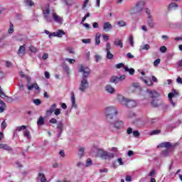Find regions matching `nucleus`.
<instances>
[{
    "label": "nucleus",
    "mask_w": 182,
    "mask_h": 182,
    "mask_svg": "<svg viewBox=\"0 0 182 182\" xmlns=\"http://www.w3.org/2000/svg\"><path fill=\"white\" fill-rule=\"evenodd\" d=\"M56 129H57V132H58V137H60V135L63 132V129H64L63 122L62 121H59L57 123Z\"/></svg>",
    "instance_id": "nucleus-11"
},
{
    "label": "nucleus",
    "mask_w": 182,
    "mask_h": 182,
    "mask_svg": "<svg viewBox=\"0 0 182 182\" xmlns=\"http://www.w3.org/2000/svg\"><path fill=\"white\" fill-rule=\"evenodd\" d=\"M127 58H128V59H134V55H132L131 53H127Z\"/></svg>",
    "instance_id": "nucleus-58"
},
{
    "label": "nucleus",
    "mask_w": 182,
    "mask_h": 182,
    "mask_svg": "<svg viewBox=\"0 0 182 182\" xmlns=\"http://www.w3.org/2000/svg\"><path fill=\"white\" fill-rule=\"evenodd\" d=\"M42 9L45 21H46V22H52V21H53V13L50 14L49 5H46L45 7H43Z\"/></svg>",
    "instance_id": "nucleus-6"
},
{
    "label": "nucleus",
    "mask_w": 182,
    "mask_h": 182,
    "mask_svg": "<svg viewBox=\"0 0 182 182\" xmlns=\"http://www.w3.org/2000/svg\"><path fill=\"white\" fill-rule=\"evenodd\" d=\"M37 180H39L41 182H48V179H46V176H45V173L42 172H39L38 173Z\"/></svg>",
    "instance_id": "nucleus-17"
},
{
    "label": "nucleus",
    "mask_w": 182,
    "mask_h": 182,
    "mask_svg": "<svg viewBox=\"0 0 182 182\" xmlns=\"http://www.w3.org/2000/svg\"><path fill=\"white\" fill-rule=\"evenodd\" d=\"M176 82L178 84V85H182V79L181 78V77H178L177 79H176Z\"/></svg>",
    "instance_id": "nucleus-62"
},
{
    "label": "nucleus",
    "mask_w": 182,
    "mask_h": 182,
    "mask_svg": "<svg viewBox=\"0 0 182 182\" xmlns=\"http://www.w3.org/2000/svg\"><path fill=\"white\" fill-rule=\"evenodd\" d=\"M8 126V124H6V122L3 121L1 124V130H5L6 129V127Z\"/></svg>",
    "instance_id": "nucleus-44"
},
{
    "label": "nucleus",
    "mask_w": 182,
    "mask_h": 182,
    "mask_svg": "<svg viewBox=\"0 0 182 182\" xmlns=\"http://www.w3.org/2000/svg\"><path fill=\"white\" fill-rule=\"evenodd\" d=\"M71 103L72 107L76 109L77 107V105H76V97H75V92H71Z\"/></svg>",
    "instance_id": "nucleus-20"
},
{
    "label": "nucleus",
    "mask_w": 182,
    "mask_h": 182,
    "mask_svg": "<svg viewBox=\"0 0 182 182\" xmlns=\"http://www.w3.org/2000/svg\"><path fill=\"white\" fill-rule=\"evenodd\" d=\"M117 100L121 103V105H123L124 106H126V107H129V109H132V107H136V106H137V102H136V100L125 98L123 95H119L117 97Z\"/></svg>",
    "instance_id": "nucleus-3"
},
{
    "label": "nucleus",
    "mask_w": 182,
    "mask_h": 182,
    "mask_svg": "<svg viewBox=\"0 0 182 182\" xmlns=\"http://www.w3.org/2000/svg\"><path fill=\"white\" fill-rule=\"evenodd\" d=\"M95 62H99V60H100V59H102V56L99 55H96L95 56Z\"/></svg>",
    "instance_id": "nucleus-63"
},
{
    "label": "nucleus",
    "mask_w": 182,
    "mask_h": 182,
    "mask_svg": "<svg viewBox=\"0 0 182 182\" xmlns=\"http://www.w3.org/2000/svg\"><path fill=\"white\" fill-rule=\"evenodd\" d=\"M92 159H87V161H86V167H89L90 166H92Z\"/></svg>",
    "instance_id": "nucleus-50"
},
{
    "label": "nucleus",
    "mask_w": 182,
    "mask_h": 182,
    "mask_svg": "<svg viewBox=\"0 0 182 182\" xmlns=\"http://www.w3.org/2000/svg\"><path fill=\"white\" fill-rule=\"evenodd\" d=\"M0 149H3L4 150H6V151H9V153H12L13 149L6 144H0Z\"/></svg>",
    "instance_id": "nucleus-22"
},
{
    "label": "nucleus",
    "mask_w": 182,
    "mask_h": 182,
    "mask_svg": "<svg viewBox=\"0 0 182 182\" xmlns=\"http://www.w3.org/2000/svg\"><path fill=\"white\" fill-rule=\"evenodd\" d=\"M158 147H164V149H171V142H164L159 144Z\"/></svg>",
    "instance_id": "nucleus-25"
},
{
    "label": "nucleus",
    "mask_w": 182,
    "mask_h": 182,
    "mask_svg": "<svg viewBox=\"0 0 182 182\" xmlns=\"http://www.w3.org/2000/svg\"><path fill=\"white\" fill-rule=\"evenodd\" d=\"M54 114L55 116H59V114H60V109L59 108H55V111H54Z\"/></svg>",
    "instance_id": "nucleus-54"
},
{
    "label": "nucleus",
    "mask_w": 182,
    "mask_h": 182,
    "mask_svg": "<svg viewBox=\"0 0 182 182\" xmlns=\"http://www.w3.org/2000/svg\"><path fill=\"white\" fill-rule=\"evenodd\" d=\"M100 36H102V35L100 34V33H97L96 36H95V45H100Z\"/></svg>",
    "instance_id": "nucleus-31"
},
{
    "label": "nucleus",
    "mask_w": 182,
    "mask_h": 182,
    "mask_svg": "<svg viewBox=\"0 0 182 182\" xmlns=\"http://www.w3.org/2000/svg\"><path fill=\"white\" fill-rule=\"evenodd\" d=\"M178 8V5L176 3H171L168 6L169 11H173V9H176Z\"/></svg>",
    "instance_id": "nucleus-32"
},
{
    "label": "nucleus",
    "mask_w": 182,
    "mask_h": 182,
    "mask_svg": "<svg viewBox=\"0 0 182 182\" xmlns=\"http://www.w3.org/2000/svg\"><path fill=\"white\" fill-rule=\"evenodd\" d=\"M177 96H178V92H177V90H172L171 92H169L168 94V99L171 105V106H173V107H176V105H177V102L174 101V100H173V97H176Z\"/></svg>",
    "instance_id": "nucleus-7"
},
{
    "label": "nucleus",
    "mask_w": 182,
    "mask_h": 182,
    "mask_svg": "<svg viewBox=\"0 0 182 182\" xmlns=\"http://www.w3.org/2000/svg\"><path fill=\"white\" fill-rule=\"evenodd\" d=\"M50 123L53 124H56V123H58V120L55 118H52L51 119H50Z\"/></svg>",
    "instance_id": "nucleus-59"
},
{
    "label": "nucleus",
    "mask_w": 182,
    "mask_h": 182,
    "mask_svg": "<svg viewBox=\"0 0 182 182\" xmlns=\"http://www.w3.org/2000/svg\"><path fill=\"white\" fill-rule=\"evenodd\" d=\"M82 43H90V42H92V40L90 38L82 39Z\"/></svg>",
    "instance_id": "nucleus-57"
},
{
    "label": "nucleus",
    "mask_w": 182,
    "mask_h": 182,
    "mask_svg": "<svg viewBox=\"0 0 182 182\" xmlns=\"http://www.w3.org/2000/svg\"><path fill=\"white\" fill-rule=\"evenodd\" d=\"M8 32L9 33H14V24H12V23H10Z\"/></svg>",
    "instance_id": "nucleus-47"
},
{
    "label": "nucleus",
    "mask_w": 182,
    "mask_h": 182,
    "mask_svg": "<svg viewBox=\"0 0 182 182\" xmlns=\"http://www.w3.org/2000/svg\"><path fill=\"white\" fill-rule=\"evenodd\" d=\"M141 80H142V82H144V83H145V85H147V86H153V81H151V80H145L144 77H140Z\"/></svg>",
    "instance_id": "nucleus-27"
},
{
    "label": "nucleus",
    "mask_w": 182,
    "mask_h": 182,
    "mask_svg": "<svg viewBox=\"0 0 182 182\" xmlns=\"http://www.w3.org/2000/svg\"><path fill=\"white\" fill-rule=\"evenodd\" d=\"M160 62H161L160 58L156 59V60L154 62V66H159V65H160Z\"/></svg>",
    "instance_id": "nucleus-56"
},
{
    "label": "nucleus",
    "mask_w": 182,
    "mask_h": 182,
    "mask_svg": "<svg viewBox=\"0 0 182 182\" xmlns=\"http://www.w3.org/2000/svg\"><path fill=\"white\" fill-rule=\"evenodd\" d=\"M110 49H112V46H110V43L107 42L106 44V48H105V51L107 52L106 58L107 59L112 60V59H113L114 58V55L113 54H112V53H110Z\"/></svg>",
    "instance_id": "nucleus-9"
},
{
    "label": "nucleus",
    "mask_w": 182,
    "mask_h": 182,
    "mask_svg": "<svg viewBox=\"0 0 182 182\" xmlns=\"http://www.w3.org/2000/svg\"><path fill=\"white\" fill-rule=\"evenodd\" d=\"M23 136L26 137V139H27L28 140H31V139H32V137L31 136V132H29V130L28 129H25L23 131Z\"/></svg>",
    "instance_id": "nucleus-28"
},
{
    "label": "nucleus",
    "mask_w": 182,
    "mask_h": 182,
    "mask_svg": "<svg viewBox=\"0 0 182 182\" xmlns=\"http://www.w3.org/2000/svg\"><path fill=\"white\" fill-rule=\"evenodd\" d=\"M151 105L154 107H159V100H153L151 102Z\"/></svg>",
    "instance_id": "nucleus-41"
},
{
    "label": "nucleus",
    "mask_w": 182,
    "mask_h": 182,
    "mask_svg": "<svg viewBox=\"0 0 182 182\" xmlns=\"http://www.w3.org/2000/svg\"><path fill=\"white\" fill-rule=\"evenodd\" d=\"M110 83H118L119 82V77L112 76L109 80Z\"/></svg>",
    "instance_id": "nucleus-33"
},
{
    "label": "nucleus",
    "mask_w": 182,
    "mask_h": 182,
    "mask_svg": "<svg viewBox=\"0 0 182 182\" xmlns=\"http://www.w3.org/2000/svg\"><path fill=\"white\" fill-rule=\"evenodd\" d=\"M22 130H26V126L22 125L21 127H16V132H22Z\"/></svg>",
    "instance_id": "nucleus-38"
},
{
    "label": "nucleus",
    "mask_w": 182,
    "mask_h": 182,
    "mask_svg": "<svg viewBox=\"0 0 182 182\" xmlns=\"http://www.w3.org/2000/svg\"><path fill=\"white\" fill-rule=\"evenodd\" d=\"M119 112L117 111V108L114 106H109L105 109V116L107 119V122L110 123V121L113 120L116 116H117Z\"/></svg>",
    "instance_id": "nucleus-2"
},
{
    "label": "nucleus",
    "mask_w": 182,
    "mask_h": 182,
    "mask_svg": "<svg viewBox=\"0 0 182 182\" xmlns=\"http://www.w3.org/2000/svg\"><path fill=\"white\" fill-rule=\"evenodd\" d=\"M87 4H89V0H85L84 4L82 6V9H85V8H86V6H87Z\"/></svg>",
    "instance_id": "nucleus-64"
},
{
    "label": "nucleus",
    "mask_w": 182,
    "mask_h": 182,
    "mask_svg": "<svg viewBox=\"0 0 182 182\" xmlns=\"http://www.w3.org/2000/svg\"><path fill=\"white\" fill-rule=\"evenodd\" d=\"M144 6H146V1L144 0L138 1L134 6L131 9L132 15H136V14H140V12H143Z\"/></svg>",
    "instance_id": "nucleus-4"
},
{
    "label": "nucleus",
    "mask_w": 182,
    "mask_h": 182,
    "mask_svg": "<svg viewBox=\"0 0 182 182\" xmlns=\"http://www.w3.org/2000/svg\"><path fill=\"white\" fill-rule=\"evenodd\" d=\"M24 2L27 6H33L35 5V3L32 0H25Z\"/></svg>",
    "instance_id": "nucleus-37"
},
{
    "label": "nucleus",
    "mask_w": 182,
    "mask_h": 182,
    "mask_svg": "<svg viewBox=\"0 0 182 182\" xmlns=\"http://www.w3.org/2000/svg\"><path fill=\"white\" fill-rule=\"evenodd\" d=\"M114 45L115 46H119V48H123V41L120 38H115Z\"/></svg>",
    "instance_id": "nucleus-24"
},
{
    "label": "nucleus",
    "mask_w": 182,
    "mask_h": 182,
    "mask_svg": "<svg viewBox=\"0 0 182 182\" xmlns=\"http://www.w3.org/2000/svg\"><path fill=\"white\" fill-rule=\"evenodd\" d=\"M132 134L134 137H139V136H140V132L137 130L133 131Z\"/></svg>",
    "instance_id": "nucleus-53"
},
{
    "label": "nucleus",
    "mask_w": 182,
    "mask_h": 182,
    "mask_svg": "<svg viewBox=\"0 0 182 182\" xmlns=\"http://www.w3.org/2000/svg\"><path fill=\"white\" fill-rule=\"evenodd\" d=\"M0 113H4V111L6 109V105L2 101V100H0Z\"/></svg>",
    "instance_id": "nucleus-30"
},
{
    "label": "nucleus",
    "mask_w": 182,
    "mask_h": 182,
    "mask_svg": "<svg viewBox=\"0 0 182 182\" xmlns=\"http://www.w3.org/2000/svg\"><path fill=\"white\" fill-rule=\"evenodd\" d=\"M66 62H68V63H70L71 65H73L76 60L75 59L72 58H65Z\"/></svg>",
    "instance_id": "nucleus-48"
},
{
    "label": "nucleus",
    "mask_w": 182,
    "mask_h": 182,
    "mask_svg": "<svg viewBox=\"0 0 182 182\" xmlns=\"http://www.w3.org/2000/svg\"><path fill=\"white\" fill-rule=\"evenodd\" d=\"M80 73H82L81 81L78 87V90L81 93H85L89 88V81L87 78L90 75V69L85 65H80L79 67Z\"/></svg>",
    "instance_id": "nucleus-1"
},
{
    "label": "nucleus",
    "mask_w": 182,
    "mask_h": 182,
    "mask_svg": "<svg viewBox=\"0 0 182 182\" xmlns=\"http://www.w3.org/2000/svg\"><path fill=\"white\" fill-rule=\"evenodd\" d=\"M113 28V26H112L109 22H105L103 25V30L106 32H109L112 28Z\"/></svg>",
    "instance_id": "nucleus-23"
},
{
    "label": "nucleus",
    "mask_w": 182,
    "mask_h": 182,
    "mask_svg": "<svg viewBox=\"0 0 182 182\" xmlns=\"http://www.w3.org/2000/svg\"><path fill=\"white\" fill-rule=\"evenodd\" d=\"M0 97H1V99H6V102H8L9 103L14 102V99H12V97H8L7 95H5V92L2 91V87H1V86H0Z\"/></svg>",
    "instance_id": "nucleus-12"
},
{
    "label": "nucleus",
    "mask_w": 182,
    "mask_h": 182,
    "mask_svg": "<svg viewBox=\"0 0 182 182\" xmlns=\"http://www.w3.org/2000/svg\"><path fill=\"white\" fill-rule=\"evenodd\" d=\"M145 13L147 14V18H151L153 16H151V11L149 9V8H146L144 9Z\"/></svg>",
    "instance_id": "nucleus-39"
},
{
    "label": "nucleus",
    "mask_w": 182,
    "mask_h": 182,
    "mask_svg": "<svg viewBox=\"0 0 182 182\" xmlns=\"http://www.w3.org/2000/svg\"><path fill=\"white\" fill-rule=\"evenodd\" d=\"M117 25H118V26H119L120 28H123L124 26H127V23H126V21L122 20V21H117Z\"/></svg>",
    "instance_id": "nucleus-34"
},
{
    "label": "nucleus",
    "mask_w": 182,
    "mask_h": 182,
    "mask_svg": "<svg viewBox=\"0 0 182 182\" xmlns=\"http://www.w3.org/2000/svg\"><path fill=\"white\" fill-rule=\"evenodd\" d=\"M160 53H166L167 52V47L166 46H161L159 48Z\"/></svg>",
    "instance_id": "nucleus-43"
},
{
    "label": "nucleus",
    "mask_w": 182,
    "mask_h": 182,
    "mask_svg": "<svg viewBox=\"0 0 182 182\" xmlns=\"http://www.w3.org/2000/svg\"><path fill=\"white\" fill-rule=\"evenodd\" d=\"M55 110H56V104H53L46 111V116H51L52 113H54Z\"/></svg>",
    "instance_id": "nucleus-16"
},
{
    "label": "nucleus",
    "mask_w": 182,
    "mask_h": 182,
    "mask_svg": "<svg viewBox=\"0 0 182 182\" xmlns=\"http://www.w3.org/2000/svg\"><path fill=\"white\" fill-rule=\"evenodd\" d=\"M170 153H171V149H164L161 152V157H168L170 156Z\"/></svg>",
    "instance_id": "nucleus-19"
},
{
    "label": "nucleus",
    "mask_w": 182,
    "mask_h": 182,
    "mask_svg": "<svg viewBox=\"0 0 182 182\" xmlns=\"http://www.w3.org/2000/svg\"><path fill=\"white\" fill-rule=\"evenodd\" d=\"M64 35H65V33L63 30H58L55 32L51 33L49 35V38H52V36H54L56 38H62Z\"/></svg>",
    "instance_id": "nucleus-10"
},
{
    "label": "nucleus",
    "mask_w": 182,
    "mask_h": 182,
    "mask_svg": "<svg viewBox=\"0 0 182 182\" xmlns=\"http://www.w3.org/2000/svg\"><path fill=\"white\" fill-rule=\"evenodd\" d=\"M108 123L110 124V126H112V127L117 129V130H122V129L124 127V122H123L122 120H117L114 122L110 121V122Z\"/></svg>",
    "instance_id": "nucleus-8"
},
{
    "label": "nucleus",
    "mask_w": 182,
    "mask_h": 182,
    "mask_svg": "<svg viewBox=\"0 0 182 182\" xmlns=\"http://www.w3.org/2000/svg\"><path fill=\"white\" fill-rule=\"evenodd\" d=\"M146 23L149 28H154V23L153 22V17L148 18Z\"/></svg>",
    "instance_id": "nucleus-29"
},
{
    "label": "nucleus",
    "mask_w": 182,
    "mask_h": 182,
    "mask_svg": "<svg viewBox=\"0 0 182 182\" xmlns=\"http://www.w3.org/2000/svg\"><path fill=\"white\" fill-rule=\"evenodd\" d=\"M53 19L58 23H62L63 21V18L56 14V13H53Z\"/></svg>",
    "instance_id": "nucleus-21"
},
{
    "label": "nucleus",
    "mask_w": 182,
    "mask_h": 182,
    "mask_svg": "<svg viewBox=\"0 0 182 182\" xmlns=\"http://www.w3.org/2000/svg\"><path fill=\"white\" fill-rule=\"evenodd\" d=\"M84 153H85V148H80L78 156L80 159H82V157H83Z\"/></svg>",
    "instance_id": "nucleus-40"
},
{
    "label": "nucleus",
    "mask_w": 182,
    "mask_h": 182,
    "mask_svg": "<svg viewBox=\"0 0 182 182\" xmlns=\"http://www.w3.org/2000/svg\"><path fill=\"white\" fill-rule=\"evenodd\" d=\"M105 92H107V93H109V95H114V93H116V90L111 85H107L105 87Z\"/></svg>",
    "instance_id": "nucleus-13"
},
{
    "label": "nucleus",
    "mask_w": 182,
    "mask_h": 182,
    "mask_svg": "<svg viewBox=\"0 0 182 182\" xmlns=\"http://www.w3.org/2000/svg\"><path fill=\"white\" fill-rule=\"evenodd\" d=\"M116 68H117V69H120L122 68H124H124H126V66H124V64H123V63H119V64L116 65Z\"/></svg>",
    "instance_id": "nucleus-55"
},
{
    "label": "nucleus",
    "mask_w": 182,
    "mask_h": 182,
    "mask_svg": "<svg viewBox=\"0 0 182 182\" xmlns=\"http://www.w3.org/2000/svg\"><path fill=\"white\" fill-rule=\"evenodd\" d=\"M147 93H149L150 97L156 98V97H160L161 94L159 92H157L156 90H146Z\"/></svg>",
    "instance_id": "nucleus-15"
},
{
    "label": "nucleus",
    "mask_w": 182,
    "mask_h": 182,
    "mask_svg": "<svg viewBox=\"0 0 182 182\" xmlns=\"http://www.w3.org/2000/svg\"><path fill=\"white\" fill-rule=\"evenodd\" d=\"M132 133H133V129H132V127H129L127 129V134H132Z\"/></svg>",
    "instance_id": "nucleus-60"
},
{
    "label": "nucleus",
    "mask_w": 182,
    "mask_h": 182,
    "mask_svg": "<svg viewBox=\"0 0 182 182\" xmlns=\"http://www.w3.org/2000/svg\"><path fill=\"white\" fill-rule=\"evenodd\" d=\"M33 103L36 104V106H39V105H41L42 103V102L39 99L33 100Z\"/></svg>",
    "instance_id": "nucleus-52"
},
{
    "label": "nucleus",
    "mask_w": 182,
    "mask_h": 182,
    "mask_svg": "<svg viewBox=\"0 0 182 182\" xmlns=\"http://www.w3.org/2000/svg\"><path fill=\"white\" fill-rule=\"evenodd\" d=\"M28 90H33V89H36V90H38V92L41 91V87H39V85H38V83L35 82L31 85H27Z\"/></svg>",
    "instance_id": "nucleus-18"
},
{
    "label": "nucleus",
    "mask_w": 182,
    "mask_h": 182,
    "mask_svg": "<svg viewBox=\"0 0 182 182\" xmlns=\"http://www.w3.org/2000/svg\"><path fill=\"white\" fill-rule=\"evenodd\" d=\"M29 50H31V52H33V53H36V52H38V49L33 46H31L29 47Z\"/></svg>",
    "instance_id": "nucleus-46"
},
{
    "label": "nucleus",
    "mask_w": 182,
    "mask_h": 182,
    "mask_svg": "<svg viewBox=\"0 0 182 182\" xmlns=\"http://www.w3.org/2000/svg\"><path fill=\"white\" fill-rule=\"evenodd\" d=\"M37 124L38 126H43V124H45V119H43V117H40L38 122H37Z\"/></svg>",
    "instance_id": "nucleus-36"
},
{
    "label": "nucleus",
    "mask_w": 182,
    "mask_h": 182,
    "mask_svg": "<svg viewBox=\"0 0 182 182\" xmlns=\"http://www.w3.org/2000/svg\"><path fill=\"white\" fill-rule=\"evenodd\" d=\"M124 70L125 72H128L129 75H134L135 70L133 68H129V67L126 66L124 67Z\"/></svg>",
    "instance_id": "nucleus-35"
},
{
    "label": "nucleus",
    "mask_w": 182,
    "mask_h": 182,
    "mask_svg": "<svg viewBox=\"0 0 182 182\" xmlns=\"http://www.w3.org/2000/svg\"><path fill=\"white\" fill-rule=\"evenodd\" d=\"M16 166L18 168H22V167H23L22 163L19 161H16Z\"/></svg>",
    "instance_id": "nucleus-51"
},
{
    "label": "nucleus",
    "mask_w": 182,
    "mask_h": 182,
    "mask_svg": "<svg viewBox=\"0 0 182 182\" xmlns=\"http://www.w3.org/2000/svg\"><path fill=\"white\" fill-rule=\"evenodd\" d=\"M129 42L131 46H132V47L134 46V38H133V36H131L129 37Z\"/></svg>",
    "instance_id": "nucleus-45"
},
{
    "label": "nucleus",
    "mask_w": 182,
    "mask_h": 182,
    "mask_svg": "<svg viewBox=\"0 0 182 182\" xmlns=\"http://www.w3.org/2000/svg\"><path fill=\"white\" fill-rule=\"evenodd\" d=\"M48 58H49V54H48V53H44L42 56V59H43V60H46V59H48Z\"/></svg>",
    "instance_id": "nucleus-61"
},
{
    "label": "nucleus",
    "mask_w": 182,
    "mask_h": 182,
    "mask_svg": "<svg viewBox=\"0 0 182 182\" xmlns=\"http://www.w3.org/2000/svg\"><path fill=\"white\" fill-rule=\"evenodd\" d=\"M160 133H161V130L155 129V130L151 132L150 134H151V136H154L155 134H160Z\"/></svg>",
    "instance_id": "nucleus-42"
},
{
    "label": "nucleus",
    "mask_w": 182,
    "mask_h": 182,
    "mask_svg": "<svg viewBox=\"0 0 182 182\" xmlns=\"http://www.w3.org/2000/svg\"><path fill=\"white\" fill-rule=\"evenodd\" d=\"M26 46L25 44L20 46L19 49L17 51V55H18V56H20L21 58L25 55V50L26 49Z\"/></svg>",
    "instance_id": "nucleus-14"
},
{
    "label": "nucleus",
    "mask_w": 182,
    "mask_h": 182,
    "mask_svg": "<svg viewBox=\"0 0 182 182\" xmlns=\"http://www.w3.org/2000/svg\"><path fill=\"white\" fill-rule=\"evenodd\" d=\"M63 68L66 72V73H69V66L68 65L63 64Z\"/></svg>",
    "instance_id": "nucleus-49"
},
{
    "label": "nucleus",
    "mask_w": 182,
    "mask_h": 182,
    "mask_svg": "<svg viewBox=\"0 0 182 182\" xmlns=\"http://www.w3.org/2000/svg\"><path fill=\"white\" fill-rule=\"evenodd\" d=\"M97 155L103 160H112V159H114V153L107 152L100 149L97 150Z\"/></svg>",
    "instance_id": "nucleus-5"
},
{
    "label": "nucleus",
    "mask_w": 182,
    "mask_h": 182,
    "mask_svg": "<svg viewBox=\"0 0 182 182\" xmlns=\"http://www.w3.org/2000/svg\"><path fill=\"white\" fill-rule=\"evenodd\" d=\"M150 49V45L144 44L139 46V52H143V50H149Z\"/></svg>",
    "instance_id": "nucleus-26"
}]
</instances>
